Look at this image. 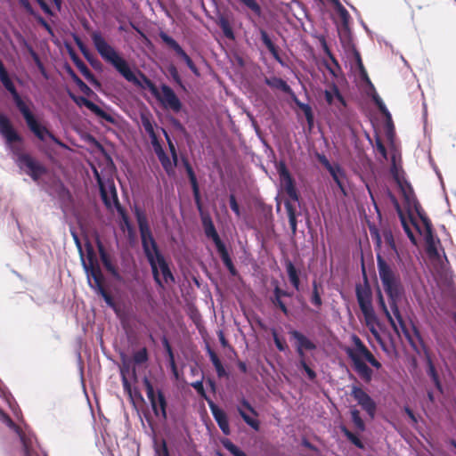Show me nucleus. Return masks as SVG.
<instances>
[{"mask_svg":"<svg viewBox=\"0 0 456 456\" xmlns=\"http://www.w3.org/2000/svg\"><path fill=\"white\" fill-rule=\"evenodd\" d=\"M91 39L99 55L113 66L126 81L139 88H147L153 96H159V89L153 82L141 70H138V76H136L128 62L105 40L100 31L92 32Z\"/></svg>","mask_w":456,"mask_h":456,"instance_id":"1","label":"nucleus"},{"mask_svg":"<svg viewBox=\"0 0 456 456\" xmlns=\"http://www.w3.org/2000/svg\"><path fill=\"white\" fill-rule=\"evenodd\" d=\"M0 134L5 139L7 147L16 156L15 162L25 174L37 182L45 174V167L28 154L20 153V148L13 142H20V135L12 127L10 119L0 112Z\"/></svg>","mask_w":456,"mask_h":456,"instance_id":"2","label":"nucleus"},{"mask_svg":"<svg viewBox=\"0 0 456 456\" xmlns=\"http://www.w3.org/2000/svg\"><path fill=\"white\" fill-rule=\"evenodd\" d=\"M377 266L384 290L388 297L391 311L402 328L403 332L410 339L398 307V302L401 300L403 294V286L401 278L379 255L377 256Z\"/></svg>","mask_w":456,"mask_h":456,"instance_id":"3","label":"nucleus"},{"mask_svg":"<svg viewBox=\"0 0 456 456\" xmlns=\"http://www.w3.org/2000/svg\"><path fill=\"white\" fill-rule=\"evenodd\" d=\"M134 214L136 218V222L140 232L142 250L151 266L153 279L157 285H159V287H163L162 281L159 277L154 264L155 256L158 254H160L161 251L152 235L151 230L149 225L148 218L144 211H142L138 207H135L134 209Z\"/></svg>","mask_w":456,"mask_h":456,"instance_id":"4","label":"nucleus"},{"mask_svg":"<svg viewBox=\"0 0 456 456\" xmlns=\"http://www.w3.org/2000/svg\"><path fill=\"white\" fill-rule=\"evenodd\" d=\"M0 417L4 423H5L10 428L13 429L18 434L22 445L23 456H46L45 453L43 452L38 447L37 440L34 436H27L26 434L22 433L20 428L5 413L1 412Z\"/></svg>","mask_w":456,"mask_h":456,"instance_id":"5","label":"nucleus"},{"mask_svg":"<svg viewBox=\"0 0 456 456\" xmlns=\"http://www.w3.org/2000/svg\"><path fill=\"white\" fill-rule=\"evenodd\" d=\"M391 146L393 148V151L391 154V167H390V173L395 179V181L397 183L398 186L400 187L403 195L404 197L405 201L409 206L413 205L417 208V202L416 199L413 193V190L411 186V184L404 180L402 171L398 167L396 164V159H397V151L395 149L394 143H391Z\"/></svg>","mask_w":456,"mask_h":456,"instance_id":"6","label":"nucleus"},{"mask_svg":"<svg viewBox=\"0 0 456 456\" xmlns=\"http://www.w3.org/2000/svg\"><path fill=\"white\" fill-rule=\"evenodd\" d=\"M143 386L146 390L147 397L151 403L152 411L156 416L161 415L163 419H167V400L162 391L159 390L156 395L154 387L148 378L142 380Z\"/></svg>","mask_w":456,"mask_h":456,"instance_id":"7","label":"nucleus"},{"mask_svg":"<svg viewBox=\"0 0 456 456\" xmlns=\"http://www.w3.org/2000/svg\"><path fill=\"white\" fill-rule=\"evenodd\" d=\"M354 62L355 69L358 70L360 79L367 86V90H366L367 94L371 97V99L374 102V103L376 104V106L381 105V103H383L384 102L382 101V99L379 97V95L376 92V89H375L373 84L371 83V81L368 76V73L363 66V63L361 59V55L357 51H354Z\"/></svg>","mask_w":456,"mask_h":456,"instance_id":"8","label":"nucleus"},{"mask_svg":"<svg viewBox=\"0 0 456 456\" xmlns=\"http://www.w3.org/2000/svg\"><path fill=\"white\" fill-rule=\"evenodd\" d=\"M159 90V96H154L166 109H170L175 112L182 110V102L174 90L167 85H161Z\"/></svg>","mask_w":456,"mask_h":456,"instance_id":"9","label":"nucleus"},{"mask_svg":"<svg viewBox=\"0 0 456 456\" xmlns=\"http://www.w3.org/2000/svg\"><path fill=\"white\" fill-rule=\"evenodd\" d=\"M159 37L161 40L172 48L175 53L186 63L190 70L196 76L200 77V73L199 69L196 67L191 57L184 52L182 46L169 35L165 32H160Z\"/></svg>","mask_w":456,"mask_h":456,"instance_id":"10","label":"nucleus"},{"mask_svg":"<svg viewBox=\"0 0 456 456\" xmlns=\"http://www.w3.org/2000/svg\"><path fill=\"white\" fill-rule=\"evenodd\" d=\"M350 395L371 419L375 417L377 404L362 388L353 386Z\"/></svg>","mask_w":456,"mask_h":456,"instance_id":"11","label":"nucleus"},{"mask_svg":"<svg viewBox=\"0 0 456 456\" xmlns=\"http://www.w3.org/2000/svg\"><path fill=\"white\" fill-rule=\"evenodd\" d=\"M277 172L279 174L281 183L283 185L287 195L294 201L298 200V194L295 186L294 179L292 178L286 164L280 162L277 166Z\"/></svg>","mask_w":456,"mask_h":456,"instance_id":"12","label":"nucleus"},{"mask_svg":"<svg viewBox=\"0 0 456 456\" xmlns=\"http://www.w3.org/2000/svg\"><path fill=\"white\" fill-rule=\"evenodd\" d=\"M71 99L76 102L78 106H85L89 110H91L95 116L98 118H101L107 121L110 124H114L116 122L115 118L112 117L110 114L104 111L102 108H100L97 104L93 102L92 101L88 100L87 98L84 96H76L71 94Z\"/></svg>","mask_w":456,"mask_h":456,"instance_id":"13","label":"nucleus"},{"mask_svg":"<svg viewBox=\"0 0 456 456\" xmlns=\"http://www.w3.org/2000/svg\"><path fill=\"white\" fill-rule=\"evenodd\" d=\"M355 294L359 307L363 316L374 314L375 311L371 303V293L370 289H362L360 285H358L356 286Z\"/></svg>","mask_w":456,"mask_h":456,"instance_id":"14","label":"nucleus"},{"mask_svg":"<svg viewBox=\"0 0 456 456\" xmlns=\"http://www.w3.org/2000/svg\"><path fill=\"white\" fill-rule=\"evenodd\" d=\"M347 356L352 360L355 370L358 374L366 381H370L372 377L371 369L361 360L360 355H358L354 349L347 348L346 350Z\"/></svg>","mask_w":456,"mask_h":456,"instance_id":"15","label":"nucleus"},{"mask_svg":"<svg viewBox=\"0 0 456 456\" xmlns=\"http://www.w3.org/2000/svg\"><path fill=\"white\" fill-rule=\"evenodd\" d=\"M245 410H248L255 416L257 415L256 410L252 407L249 402L247 399L242 398L240 401V405L237 406V411L247 425H248L254 430L258 431L260 428L259 421L247 414Z\"/></svg>","mask_w":456,"mask_h":456,"instance_id":"16","label":"nucleus"},{"mask_svg":"<svg viewBox=\"0 0 456 456\" xmlns=\"http://www.w3.org/2000/svg\"><path fill=\"white\" fill-rule=\"evenodd\" d=\"M422 222L424 224L425 230H426L425 240H426V243H427V248H426L427 253L430 258L439 259L440 253L437 249L436 242L433 233H432V224L428 218H422Z\"/></svg>","mask_w":456,"mask_h":456,"instance_id":"17","label":"nucleus"},{"mask_svg":"<svg viewBox=\"0 0 456 456\" xmlns=\"http://www.w3.org/2000/svg\"><path fill=\"white\" fill-rule=\"evenodd\" d=\"M208 407L211 411L213 418L216 421L222 432L226 436L230 435L231 428L226 413L221 410L214 402H208Z\"/></svg>","mask_w":456,"mask_h":456,"instance_id":"18","label":"nucleus"},{"mask_svg":"<svg viewBox=\"0 0 456 456\" xmlns=\"http://www.w3.org/2000/svg\"><path fill=\"white\" fill-rule=\"evenodd\" d=\"M27 126L40 141L45 142L48 138L57 145L64 146V144L56 136H54L45 126L39 124L37 119H34L30 125Z\"/></svg>","mask_w":456,"mask_h":456,"instance_id":"19","label":"nucleus"},{"mask_svg":"<svg viewBox=\"0 0 456 456\" xmlns=\"http://www.w3.org/2000/svg\"><path fill=\"white\" fill-rule=\"evenodd\" d=\"M353 342L355 346L354 352L359 355H362L364 357V359L374 368L380 369L381 364L379 361L376 360V358L373 356V354L370 352V350L365 346V345L362 342V340L356 336L354 335Z\"/></svg>","mask_w":456,"mask_h":456,"instance_id":"20","label":"nucleus"},{"mask_svg":"<svg viewBox=\"0 0 456 456\" xmlns=\"http://www.w3.org/2000/svg\"><path fill=\"white\" fill-rule=\"evenodd\" d=\"M201 221H202V225H203L205 235L213 240L216 248L224 244V242L222 241V240L220 239V237L216 232V229L215 227V224H214L211 217L208 215L202 216Z\"/></svg>","mask_w":456,"mask_h":456,"instance_id":"21","label":"nucleus"},{"mask_svg":"<svg viewBox=\"0 0 456 456\" xmlns=\"http://www.w3.org/2000/svg\"><path fill=\"white\" fill-rule=\"evenodd\" d=\"M290 337L295 339V348L307 349L313 351L316 349V345L305 335L297 330H291L289 331Z\"/></svg>","mask_w":456,"mask_h":456,"instance_id":"22","label":"nucleus"},{"mask_svg":"<svg viewBox=\"0 0 456 456\" xmlns=\"http://www.w3.org/2000/svg\"><path fill=\"white\" fill-rule=\"evenodd\" d=\"M154 264H155V267L157 269L159 278H160V276H159V271H160L162 273L163 279L165 280L166 282L174 281L175 278H174V276L171 273V270L168 266V264L167 263L162 253L158 254L155 256Z\"/></svg>","mask_w":456,"mask_h":456,"instance_id":"23","label":"nucleus"},{"mask_svg":"<svg viewBox=\"0 0 456 456\" xmlns=\"http://www.w3.org/2000/svg\"><path fill=\"white\" fill-rule=\"evenodd\" d=\"M363 317H364L366 326L368 327L370 333L373 335L376 341L379 344V346H381V348L384 351H387V345L384 342L383 338H381L379 332L378 331V330L376 328V325L379 324V320H378L376 314L363 316Z\"/></svg>","mask_w":456,"mask_h":456,"instance_id":"24","label":"nucleus"},{"mask_svg":"<svg viewBox=\"0 0 456 456\" xmlns=\"http://www.w3.org/2000/svg\"><path fill=\"white\" fill-rule=\"evenodd\" d=\"M71 58L76 67L78 69V70L82 73V75L88 82H90L93 85H99V82L96 79L95 76L77 55L73 54L71 55Z\"/></svg>","mask_w":456,"mask_h":456,"instance_id":"25","label":"nucleus"},{"mask_svg":"<svg viewBox=\"0 0 456 456\" xmlns=\"http://www.w3.org/2000/svg\"><path fill=\"white\" fill-rule=\"evenodd\" d=\"M265 84L270 86L273 89H278L285 94H293L291 87L287 84L285 80L281 77L273 76V77H265Z\"/></svg>","mask_w":456,"mask_h":456,"instance_id":"26","label":"nucleus"},{"mask_svg":"<svg viewBox=\"0 0 456 456\" xmlns=\"http://www.w3.org/2000/svg\"><path fill=\"white\" fill-rule=\"evenodd\" d=\"M12 100L15 103V106L17 107L19 111L23 116V118L26 121V124L30 125V123L33 122L34 119H36V118L33 115V113L30 111L29 108L27 106V104L24 102V101L22 100V98L20 97V95L19 94L14 95L12 97Z\"/></svg>","mask_w":456,"mask_h":456,"instance_id":"27","label":"nucleus"},{"mask_svg":"<svg viewBox=\"0 0 456 456\" xmlns=\"http://www.w3.org/2000/svg\"><path fill=\"white\" fill-rule=\"evenodd\" d=\"M12 100L15 103V106L17 107L19 111L23 116V118L26 121V124L30 125V123L33 122L34 119H36V118L33 115V113L30 111L29 108L27 106V104L24 102V101L22 100V98L20 97V95L19 94L14 95L12 97Z\"/></svg>","mask_w":456,"mask_h":456,"instance_id":"28","label":"nucleus"},{"mask_svg":"<svg viewBox=\"0 0 456 456\" xmlns=\"http://www.w3.org/2000/svg\"><path fill=\"white\" fill-rule=\"evenodd\" d=\"M100 258L105 267V269L111 273V275L115 278H119L118 272L114 265L111 263L110 256H108L103 245L101 242L97 243Z\"/></svg>","mask_w":456,"mask_h":456,"instance_id":"29","label":"nucleus"},{"mask_svg":"<svg viewBox=\"0 0 456 456\" xmlns=\"http://www.w3.org/2000/svg\"><path fill=\"white\" fill-rule=\"evenodd\" d=\"M259 34L263 44L267 47V49L269 50L273 57L275 59V61H277L281 65H283V61L278 53L277 47L271 40L268 33L265 29L260 28Z\"/></svg>","mask_w":456,"mask_h":456,"instance_id":"30","label":"nucleus"},{"mask_svg":"<svg viewBox=\"0 0 456 456\" xmlns=\"http://www.w3.org/2000/svg\"><path fill=\"white\" fill-rule=\"evenodd\" d=\"M324 94L325 100L330 105H337L338 109L346 106L345 99L336 86L330 91L326 90Z\"/></svg>","mask_w":456,"mask_h":456,"instance_id":"31","label":"nucleus"},{"mask_svg":"<svg viewBox=\"0 0 456 456\" xmlns=\"http://www.w3.org/2000/svg\"><path fill=\"white\" fill-rule=\"evenodd\" d=\"M0 81L3 84L4 87L11 94L12 98L18 94L19 93L16 90V87L10 78L8 72L3 63V61L0 60Z\"/></svg>","mask_w":456,"mask_h":456,"instance_id":"32","label":"nucleus"},{"mask_svg":"<svg viewBox=\"0 0 456 456\" xmlns=\"http://www.w3.org/2000/svg\"><path fill=\"white\" fill-rule=\"evenodd\" d=\"M331 175L332 179L340 189L343 194L346 195V190L343 183V179L346 178V173L343 168L338 165H333L331 168L327 169Z\"/></svg>","mask_w":456,"mask_h":456,"instance_id":"33","label":"nucleus"},{"mask_svg":"<svg viewBox=\"0 0 456 456\" xmlns=\"http://www.w3.org/2000/svg\"><path fill=\"white\" fill-rule=\"evenodd\" d=\"M379 110V111L385 116L387 125H386V134L387 137L389 140L390 143L393 144V140L395 136V130H394V125L392 121V116L387 110L386 104L383 102L381 105L377 106Z\"/></svg>","mask_w":456,"mask_h":456,"instance_id":"34","label":"nucleus"},{"mask_svg":"<svg viewBox=\"0 0 456 456\" xmlns=\"http://www.w3.org/2000/svg\"><path fill=\"white\" fill-rule=\"evenodd\" d=\"M286 272L289 280V282L293 286V288L297 290L300 289V280L298 272L294 265V264L290 260L285 261Z\"/></svg>","mask_w":456,"mask_h":456,"instance_id":"35","label":"nucleus"},{"mask_svg":"<svg viewBox=\"0 0 456 456\" xmlns=\"http://www.w3.org/2000/svg\"><path fill=\"white\" fill-rule=\"evenodd\" d=\"M285 209L288 215L289 226L291 229L292 236H295L297 233V213L296 208L292 206V204L289 201H286L285 204Z\"/></svg>","mask_w":456,"mask_h":456,"instance_id":"36","label":"nucleus"},{"mask_svg":"<svg viewBox=\"0 0 456 456\" xmlns=\"http://www.w3.org/2000/svg\"><path fill=\"white\" fill-rule=\"evenodd\" d=\"M378 303H379V307L381 308L382 312L384 313V314L386 315L388 322L390 323V325L392 326V328L394 329V330L397 331V326H396V323L392 316V314H390L386 303H385V299H384V297L381 293V291L379 289L378 291Z\"/></svg>","mask_w":456,"mask_h":456,"instance_id":"37","label":"nucleus"},{"mask_svg":"<svg viewBox=\"0 0 456 456\" xmlns=\"http://www.w3.org/2000/svg\"><path fill=\"white\" fill-rule=\"evenodd\" d=\"M330 1L334 4V7H335L336 11L338 12V15H339V17L341 19L342 24L345 27H347L348 24H349V20H350V15L348 13V12L341 4L339 0H330Z\"/></svg>","mask_w":456,"mask_h":456,"instance_id":"38","label":"nucleus"},{"mask_svg":"<svg viewBox=\"0 0 456 456\" xmlns=\"http://www.w3.org/2000/svg\"><path fill=\"white\" fill-rule=\"evenodd\" d=\"M73 39H74V42L76 43L77 46L78 47L79 51L84 55V57L91 64H94V58L93 57L92 53L89 52L88 48L84 44V42L80 39V37L77 35H73Z\"/></svg>","mask_w":456,"mask_h":456,"instance_id":"39","label":"nucleus"},{"mask_svg":"<svg viewBox=\"0 0 456 456\" xmlns=\"http://www.w3.org/2000/svg\"><path fill=\"white\" fill-rule=\"evenodd\" d=\"M73 39H74V42L76 43L77 46L78 47L79 51L84 55V57L91 64H94V58L93 57L92 53L89 52L88 48L84 44V42L80 39V37L77 35H73Z\"/></svg>","mask_w":456,"mask_h":456,"instance_id":"40","label":"nucleus"},{"mask_svg":"<svg viewBox=\"0 0 456 456\" xmlns=\"http://www.w3.org/2000/svg\"><path fill=\"white\" fill-rule=\"evenodd\" d=\"M221 444L233 456H248L242 450H240L237 445H235L231 440L227 438L222 439Z\"/></svg>","mask_w":456,"mask_h":456,"instance_id":"41","label":"nucleus"},{"mask_svg":"<svg viewBox=\"0 0 456 456\" xmlns=\"http://www.w3.org/2000/svg\"><path fill=\"white\" fill-rule=\"evenodd\" d=\"M350 414H351L352 421H353L354 425L355 426V428L361 432L364 431L365 430V423L362 420V419L361 418L360 411L357 409L354 408V409L350 410Z\"/></svg>","mask_w":456,"mask_h":456,"instance_id":"42","label":"nucleus"},{"mask_svg":"<svg viewBox=\"0 0 456 456\" xmlns=\"http://www.w3.org/2000/svg\"><path fill=\"white\" fill-rule=\"evenodd\" d=\"M341 431L344 434V436L357 448L359 449H364L363 443L360 440L359 437H357L354 433H352L349 429H347L345 426H342Z\"/></svg>","mask_w":456,"mask_h":456,"instance_id":"43","label":"nucleus"},{"mask_svg":"<svg viewBox=\"0 0 456 456\" xmlns=\"http://www.w3.org/2000/svg\"><path fill=\"white\" fill-rule=\"evenodd\" d=\"M216 250H217V252H218V254H219V256H220L224 265H225V267L226 268L227 267H231V265H232L233 263H232V258L230 256V254H229V252H228V250L226 248L225 244L224 243V244L218 246L216 248Z\"/></svg>","mask_w":456,"mask_h":456,"instance_id":"44","label":"nucleus"},{"mask_svg":"<svg viewBox=\"0 0 456 456\" xmlns=\"http://www.w3.org/2000/svg\"><path fill=\"white\" fill-rule=\"evenodd\" d=\"M83 266L85 268V271L87 274L88 281H91V278L93 279V281L102 280V274L99 269H94L93 267H89L84 259L82 258Z\"/></svg>","mask_w":456,"mask_h":456,"instance_id":"45","label":"nucleus"},{"mask_svg":"<svg viewBox=\"0 0 456 456\" xmlns=\"http://www.w3.org/2000/svg\"><path fill=\"white\" fill-rule=\"evenodd\" d=\"M296 103L303 110L308 125L312 126L314 124V114L311 106L307 103L300 102L297 99Z\"/></svg>","mask_w":456,"mask_h":456,"instance_id":"46","label":"nucleus"},{"mask_svg":"<svg viewBox=\"0 0 456 456\" xmlns=\"http://www.w3.org/2000/svg\"><path fill=\"white\" fill-rule=\"evenodd\" d=\"M218 25L221 28L224 35L227 38H229V39L234 38V33L232 31V28H231L229 21L225 18H224V17L220 18Z\"/></svg>","mask_w":456,"mask_h":456,"instance_id":"47","label":"nucleus"},{"mask_svg":"<svg viewBox=\"0 0 456 456\" xmlns=\"http://www.w3.org/2000/svg\"><path fill=\"white\" fill-rule=\"evenodd\" d=\"M149 359L148 351L146 347H142L136 351L133 355V361L135 364H142Z\"/></svg>","mask_w":456,"mask_h":456,"instance_id":"48","label":"nucleus"},{"mask_svg":"<svg viewBox=\"0 0 456 456\" xmlns=\"http://www.w3.org/2000/svg\"><path fill=\"white\" fill-rule=\"evenodd\" d=\"M428 374L431 378V379L433 380V382H434L435 386L436 387V388L441 391L442 390V385H441L438 374H437V372L436 370V368H435L434 364L432 363V362L430 360L428 361Z\"/></svg>","mask_w":456,"mask_h":456,"instance_id":"49","label":"nucleus"},{"mask_svg":"<svg viewBox=\"0 0 456 456\" xmlns=\"http://www.w3.org/2000/svg\"><path fill=\"white\" fill-rule=\"evenodd\" d=\"M167 71H168L171 78L173 79V81L178 86H180L182 89H185L184 85L183 83V80L179 75V72H178L176 67L175 65L171 64L167 67Z\"/></svg>","mask_w":456,"mask_h":456,"instance_id":"50","label":"nucleus"},{"mask_svg":"<svg viewBox=\"0 0 456 456\" xmlns=\"http://www.w3.org/2000/svg\"><path fill=\"white\" fill-rule=\"evenodd\" d=\"M183 163L184 168L186 170V173H187V175H188L191 186L192 187V186H195V185H199L197 178H196V175H195V173H194L191 164L189 163L188 159L183 158Z\"/></svg>","mask_w":456,"mask_h":456,"instance_id":"51","label":"nucleus"},{"mask_svg":"<svg viewBox=\"0 0 456 456\" xmlns=\"http://www.w3.org/2000/svg\"><path fill=\"white\" fill-rule=\"evenodd\" d=\"M69 75L78 88L85 94L91 93L90 87L73 71L69 70Z\"/></svg>","mask_w":456,"mask_h":456,"instance_id":"52","label":"nucleus"},{"mask_svg":"<svg viewBox=\"0 0 456 456\" xmlns=\"http://www.w3.org/2000/svg\"><path fill=\"white\" fill-rule=\"evenodd\" d=\"M191 386L197 391V393L202 397L204 398L207 403H208V402H213V400L211 398H209L208 396V395L206 394V391L204 389V387H203V381L202 379L200 380H197L195 382H192L191 384Z\"/></svg>","mask_w":456,"mask_h":456,"instance_id":"53","label":"nucleus"},{"mask_svg":"<svg viewBox=\"0 0 456 456\" xmlns=\"http://www.w3.org/2000/svg\"><path fill=\"white\" fill-rule=\"evenodd\" d=\"M163 132H164L165 137L167 141L168 148H169V151L171 153L172 164L174 165V167H175L177 166V162H178V155H177L176 149H175L174 143L172 142V141L170 140L167 133L165 130Z\"/></svg>","mask_w":456,"mask_h":456,"instance_id":"54","label":"nucleus"},{"mask_svg":"<svg viewBox=\"0 0 456 456\" xmlns=\"http://www.w3.org/2000/svg\"><path fill=\"white\" fill-rule=\"evenodd\" d=\"M239 1L240 3H242L246 7H248L249 10H251L257 16L261 15L262 9L256 0H239Z\"/></svg>","mask_w":456,"mask_h":456,"instance_id":"55","label":"nucleus"},{"mask_svg":"<svg viewBox=\"0 0 456 456\" xmlns=\"http://www.w3.org/2000/svg\"><path fill=\"white\" fill-rule=\"evenodd\" d=\"M311 302L317 307H320L322 305V300L321 295L318 290V285L315 281L313 282V291H312Z\"/></svg>","mask_w":456,"mask_h":456,"instance_id":"56","label":"nucleus"},{"mask_svg":"<svg viewBox=\"0 0 456 456\" xmlns=\"http://www.w3.org/2000/svg\"><path fill=\"white\" fill-rule=\"evenodd\" d=\"M159 160L161 163V166L163 167L164 170L167 174H170V173H172L174 171V168H175L174 165L172 164L171 159H169V157L167 154H165L162 157L159 158Z\"/></svg>","mask_w":456,"mask_h":456,"instance_id":"57","label":"nucleus"},{"mask_svg":"<svg viewBox=\"0 0 456 456\" xmlns=\"http://www.w3.org/2000/svg\"><path fill=\"white\" fill-rule=\"evenodd\" d=\"M271 301L273 305L279 307L285 315L289 314V309L281 300V297L273 295V297L271 298Z\"/></svg>","mask_w":456,"mask_h":456,"instance_id":"58","label":"nucleus"},{"mask_svg":"<svg viewBox=\"0 0 456 456\" xmlns=\"http://www.w3.org/2000/svg\"><path fill=\"white\" fill-rule=\"evenodd\" d=\"M272 335H273V341H274V344H275L277 349L281 352H285L286 349L288 348V346L286 345V343L283 340H281L279 338L276 330H273L272 332Z\"/></svg>","mask_w":456,"mask_h":456,"instance_id":"59","label":"nucleus"},{"mask_svg":"<svg viewBox=\"0 0 456 456\" xmlns=\"http://www.w3.org/2000/svg\"><path fill=\"white\" fill-rule=\"evenodd\" d=\"M191 189H192L193 198H194V201L197 206V208L200 212H201L202 203H201V197H200L199 185L192 186Z\"/></svg>","mask_w":456,"mask_h":456,"instance_id":"60","label":"nucleus"},{"mask_svg":"<svg viewBox=\"0 0 456 456\" xmlns=\"http://www.w3.org/2000/svg\"><path fill=\"white\" fill-rule=\"evenodd\" d=\"M142 125L145 130V132L148 134V135H153L155 134V130L153 127V125L150 118L146 117L142 118Z\"/></svg>","mask_w":456,"mask_h":456,"instance_id":"61","label":"nucleus"},{"mask_svg":"<svg viewBox=\"0 0 456 456\" xmlns=\"http://www.w3.org/2000/svg\"><path fill=\"white\" fill-rule=\"evenodd\" d=\"M99 295L102 296V297L103 298L105 303L108 305V306H110V308H112L114 311L117 312V305H116V304L113 300V297H111L110 294H109L106 290H104V291H102V293H100Z\"/></svg>","mask_w":456,"mask_h":456,"instance_id":"62","label":"nucleus"},{"mask_svg":"<svg viewBox=\"0 0 456 456\" xmlns=\"http://www.w3.org/2000/svg\"><path fill=\"white\" fill-rule=\"evenodd\" d=\"M34 17L35 19L37 20V21L41 25L43 26L45 30L51 35V36H54V33H53V28H51V26L48 24V22L38 13L37 14H34Z\"/></svg>","mask_w":456,"mask_h":456,"instance_id":"63","label":"nucleus"},{"mask_svg":"<svg viewBox=\"0 0 456 456\" xmlns=\"http://www.w3.org/2000/svg\"><path fill=\"white\" fill-rule=\"evenodd\" d=\"M156 456H170L167 443L165 440L162 441L161 446L155 448Z\"/></svg>","mask_w":456,"mask_h":456,"instance_id":"64","label":"nucleus"}]
</instances>
